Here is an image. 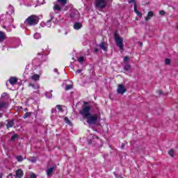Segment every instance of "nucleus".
I'll return each mask as SVG.
<instances>
[{
	"label": "nucleus",
	"mask_w": 178,
	"mask_h": 178,
	"mask_svg": "<svg viewBox=\"0 0 178 178\" xmlns=\"http://www.w3.org/2000/svg\"><path fill=\"white\" fill-rule=\"evenodd\" d=\"M129 60H130V58H129V56H125L124 58V62H129Z\"/></svg>",
	"instance_id": "obj_32"
},
{
	"label": "nucleus",
	"mask_w": 178,
	"mask_h": 178,
	"mask_svg": "<svg viewBox=\"0 0 178 178\" xmlns=\"http://www.w3.org/2000/svg\"><path fill=\"white\" fill-rule=\"evenodd\" d=\"M31 178H37V176L34 173H31Z\"/></svg>",
	"instance_id": "obj_36"
},
{
	"label": "nucleus",
	"mask_w": 178,
	"mask_h": 178,
	"mask_svg": "<svg viewBox=\"0 0 178 178\" xmlns=\"http://www.w3.org/2000/svg\"><path fill=\"white\" fill-rule=\"evenodd\" d=\"M54 72H55L56 73H58V69L55 68V69H54Z\"/></svg>",
	"instance_id": "obj_40"
},
{
	"label": "nucleus",
	"mask_w": 178,
	"mask_h": 178,
	"mask_svg": "<svg viewBox=\"0 0 178 178\" xmlns=\"http://www.w3.org/2000/svg\"><path fill=\"white\" fill-rule=\"evenodd\" d=\"M165 10H160L159 11V15H161V16H165Z\"/></svg>",
	"instance_id": "obj_28"
},
{
	"label": "nucleus",
	"mask_w": 178,
	"mask_h": 178,
	"mask_svg": "<svg viewBox=\"0 0 178 178\" xmlns=\"http://www.w3.org/2000/svg\"><path fill=\"white\" fill-rule=\"evenodd\" d=\"M116 178H123V177H122L120 176H117Z\"/></svg>",
	"instance_id": "obj_46"
},
{
	"label": "nucleus",
	"mask_w": 178,
	"mask_h": 178,
	"mask_svg": "<svg viewBox=\"0 0 178 178\" xmlns=\"http://www.w3.org/2000/svg\"><path fill=\"white\" fill-rule=\"evenodd\" d=\"M57 109L59 111V112H62V106L57 105L56 106Z\"/></svg>",
	"instance_id": "obj_30"
},
{
	"label": "nucleus",
	"mask_w": 178,
	"mask_h": 178,
	"mask_svg": "<svg viewBox=\"0 0 178 178\" xmlns=\"http://www.w3.org/2000/svg\"><path fill=\"white\" fill-rule=\"evenodd\" d=\"M83 104H84V105H87V104H88V103L86 102H84Z\"/></svg>",
	"instance_id": "obj_45"
},
{
	"label": "nucleus",
	"mask_w": 178,
	"mask_h": 178,
	"mask_svg": "<svg viewBox=\"0 0 178 178\" xmlns=\"http://www.w3.org/2000/svg\"><path fill=\"white\" fill-rule=\"evenodd\" d=\"M78 61L81 63V62H83V61H84V58H83V57H80V58L78 59Z\"/></svg>",
	"instance_id": "obj_35"
},
{
	"label": "nucleus",
	"mask_w": 178,
	"mask_h": 178,
	"mask_svg": "<svg viewBox=\"0 0 178 178\" xmlns=\"http://www.w3.org/2000/svg\"><path fill=\"white\" fill-rule=\"evenodd\" d=\"M65 122L67 123V124H70V120L67 118V117L65 118Z\"/></svg>",
	"instance_id": "obj_31"
},
{
	"label": "nucleus",
	"mask_w": 178,
	"mask_h": 178,
	"mask_svg": "<svg viewBox=\"0 0 178 178\" xmlns=\"http://www.w3.org/2000/svg\"><path fill=\"white\" fill-rule=\"evenodd\" d=\"M168 154L172 158H175V150L173 149H170L169 152H168Z\"/></svg>",
	"instance_id": "obj_18"
},
{
	"label": "nucleus",
	"mask_w": 178,
	"mask_h": 178,
	"mask_svg": "<svg viewBox=\"0 0 178 178\" xmlns=\"http://www.w3.org/2000/svg\"><path fill=\"white\" fill-rule=\"evenodd\" d=\"M53 9L54 12H56V13H59L62 8H60V6H59L58 4L54 3Z\"/></svg>",
	"instance_id": "obj_8"
},
{
	"label": "nucleus",
	"mask_w": 178,
	"mask_h": 178,
	"mask_svg": "<svg viewBox=\"0 0 178 178\" xmlns=\"http://www.w3.org/2000/svg\"><path fill=\"white\" fill-rule=\"evenodd\" d=\"M7 129H10V127H13V125L15 124V121H13V120H7Z\"/></svg>",
	"instance_id": "obj_7"
},
{
	"label": "nucleus",
	"mask_w": 178,
	"mask_h": 178,
	"mask_svg": "<svg viewBox=\"0 0 178 178\" xmlns=\"http://www.w3.org/2000/svg\"><path fill=\"white\" fill-rule=\"evenodd\" d=\"M165 63V65H170V59L166 58Z\"/></svg>",
	"instance_id": "obj_29"
},
{
	"label": "nucleus",
	"mask_w": 178,
	"mask_h": 178,
	"mask_svg": "<svg viewBox=\"0 0 178 178\" xmlns=\"http://www.w3.org/2000/svg\"><path fill=\"white\" fill-rule=\"evenodd\" d=\"M16 159H17V161H18V162H22V161H23V156H17Z\"/></svg>",
	"instance_id": "obj_25"
},
{
	"label": "nucleus",
	"mask_w": 178,
	"mask_h": 178,
	"mask_svg": "<svg viewBox=\"0 0 178 178\" xmlns=\"http://www.w3.org/2000/svg\"><path fill=\"white\" fill-rule=\"evenodd\" d=\"M90 111H91V106H85L80 111V113L83 117V119H86L88 124H97V122H98V114H91Z\"/></svg>",
	"instance_id": "obj_1"
},
{
	"label": "nucleus",
	"mask_w": 178,
	"mask_h": 178,
	"mask_svg": "<svg viewBox=\"0 0 178 178\" xmlns=\"http://www.w3.org/2000/svg\"><path fill=\"white\" fill-rule=\"evenodd\" d=\"M121 148H124V143L122 144Z\"/></svg>",
	"instance_id": "obj_39"
},
{
	"label": "nucleus",
	"mask_w": 178,
	"mask_h": 178,
	"mask_svg": "<svg viewBox=\"0 0 178 178\" xmlns=\"http://www.w3.org/2000/svg\"><path fill=\"white\" fill-rule=\"evenodd\" d=\"M10 84H12V86H15L17 83V78L16 77H11L9 79Z\"/></svg>",
	"instance_id": "obj_10"
},
{
	"label": "nucleus",
	"mask_w": 178,
	"mask_h": 178,
	"mask_svg": "<svg viewBox=\"0 0 178 178\" xmlns=\"http://www.w3.org/2000/svg\"><path fill=\"white\" fill-rule=\"evenodd\" d=\"M136 13L138 16H139V17H143V14H141V13H140V11H136Z\"/></svg>",
	"instance_id": "obj_34"
},
{
	"label": "nucleus",
	"mask_w": 178,
	"mask_h": 178,
	"mask_svg": "<svg viewBox=\"0 0 178 178\" xmlns=\"http://www.w3.org/2000/svg\"><path fill=\"white\" fill-rule=\"evenodd\" d=\"M96 8L97 9H104L106 6V0H96Z\"/></svg>",
	"instance_id": "obj_4"
},
{
	"label": "nucleus",
	"mask_w": 178,
	"mask_h": 178,
	"mask_svg": "<svg viewBox=\"0 0 178 178\" xmlns=\"http://www.w3.org/2000/svg\"><path fill=\"white\" fill-rule=\"evenodd\" d=\"M127 90L126 89V87H124V85L123 84H119L117 88V92L118 94H121V95H123L124 92H126Z\"/></svg>",
	"instance_id": "obj_5"
},
{
	"label": "nucleus",
	"mask_w": 178,
	"mask_h": 178,
	"mask_svg": "<svg viewBox=\"0 0 178 178\" xmlns=\"http://www.w3.org/2000/svg\"><path fill=\"white\" fill-rule=\"evenodd\" d=\"M153 16H154V12L149 11L147 13V16L145 17L146 22H148V20H150L151 17H153Z\"/></svg>",
	"instance_id": "obj_13"
},
{
	"label": "nucleus",
	"mask_w": 178,
	"mask_h": 178,
	"mask_svg": "<svg viewBox=\"0 0 178 178\" xmlns=\"http://www.w3.org/2000/svg\"><path fill=\"white\" fill-rule=\"evenodd\" d=\"M81 27H83V25L81 24V23L80 22H76L74 24V29L75 30H80V29H81Z\"/></svg>",
	"instance_id": "obj_11"
},
{
	"label": "nucleus",
	"mask_w": 178,
	"mask_h": 178,
	"mask_svg": "<svg viewBox=\"0 0 178 178\" xmlns=\"http://www.w3.org/2000/svg\"><path fill=\"white\" fill-rule=\"evenodd\" d=\"M29 86H31V87H33L34 88V85L30 83Z\"/></svg>",
	"instance_id": "obj_44"
},
{
	"label": "nucleus",
	"mask_w": 178,
	"mask_h": 178,
	"mask_svg": "<svg viewBox=\"0 0 178 178\" xmlns=\"http://www.w3.org/2000/svg\"><path fill=\"white\" fill-rule=\"evenodd\" d=\"M3 116V114L2 113H0V118H2Z\"/></svg>",
	"instance_id": "obj_42"
},
{
	"label": "nucleus",
	"mask_w": 178,
	"mask_h": 178,
	"mask_svg": "<svg viewBox=\"0 0 178 178\" xmlns=\"http://www.w3.org/2000/svg\"><path fill=\"white\" fill-rule=\"evenodd\" d=\"M88 143H89V144H91V141H89Z\"/></svg>",
	"instance_id": "obj_48"
},
{
	"label": "nucleus",
	"mask_w": 178,
	"mask_h": 178,
	"mask_svg": "<svg viewBox=\"0 0 178 178\" xmlns=\"http://www.w3.org/2000/svg\"><path fill=\"white\" fill-rule=\"evenodd\" d=\"M27 159L32 163H35L37 162V157H35V156H33V157L29 158Z\"/></svg>",
	"instance_id": "obj_16"
},
{
	"label": "nucleus",
	"mask_w": 178,
	"mask_h": 178,
	"mask_svg": "<svg viewBox=\"0 0 178 178\" xmlns=\"http://www.w3.org/2000/svg\"><path fill=\"white\" fill-rule=\"evenodd\" d=\"M17 137H19V136L17 135H14L11 137V141H15V140H16V138H17Z\"/></svg>",
	"instance_id": "obj_26"
},
{
	"label": "nucleus",
	"mask_w": 178,
	"mask_h": 178,
	"mask_svg": "<svg viewBox=\"0 0 178 178\" xmlns=\"http://www.w3.org/2000/svg\"><path fill=\"white\" fill-rule=\"evenodd\" d=\"M39 21L40 18L37 15H31L25 20L24 23L26 26H35Z\"/></svg>",
	"instance_id": "obj_2"
},
{
	"label": "nucleus",
	"mask_w": 178,
	"mask_h": 178,
	"mask_svg": "<svg viewBox=\"0 0 178 178\" xmlns=\"http://www.w3.org/2000/svg\"><path fill=\"white\" fill-rule=\"evenodd\" d=\"M31 79L35 81H38V80H40V76L38 74H34L31 76Z\"/></svg>",
	"instance_id": "obj_17"
},
{
	"label": "nucleus",
	"mask_w": 178,
	"mask_h": 178,
	"mask_svg": "<svg viewBox=\"0 0 178 178\" xmlns=\"http://www.w3.org/2000/svg\"><path fill=\"white\" fill-rule=\"evenodd\" d=\"M16 177L22 178L23 177V170L19 169L15 172Z\"/></svg>",
	"instance_id": "obj_9"
},
{
	"label": "nucleus",
	"mask_w": 178,
	"mask_h": 178,
	"mask_svg": "<svg viewBox=\"0 0 178 178\" xmlns=\"http://www.w3.org/2000/svg\"><path fill=\"white\" fill-rule=\"evenodd\" d=\"M31 116V113H26L24 115V119H27V118H30Z\"/></svg>",
	"instance_id": "obj_23"
},
{
	"label": "nucleus",
	"mask_w": 178,
	"mask_h": 178,
	"mask_svg": "<svg viewBox=\"0 0 178 178\" xmlns=\"http://www.w3.org/2000/svg\"><path fill=\"white\" fill-rule=\"evenodd\" d=\"M99 47L101 48V49H103V51H108V47L105 44V42H101L99 44Z\"/></svg>",
	"instance_id": "obj_12"
},
{
	"label": "nucleus",
	"mask_w": 178,
	"mask_h": 178,
	"mask_svg": "<svg viewBox=\"0 0 178 178\" xmlns=\"http://www.w3.org/2000/svg\"><path fill=\"white\" fill-rule=\"evenodd\" d=\"M96 138H98V137H97V136H96Z\"/></svg>",
	"instance_id": "obj_50"
},
{
	"label": "nucleus",
	"mask_w": 178,
	"mask_h": 178,
	"mask_svg": "<svg viewBox=\"0 0 178 178\" xmlns=\"http://www.w3.org/2000/svg\"><path fill=\"white\" fill-rule=\"evenodd\" d=\"M4 108H6V103L0 102V111H2Z\"/></svg>",
	"instance_id": "obj_19"
},
{
	"label": "nucleus",
	"mask_w": 178,
	"mask_h": 178,
	"mask_svg": "<svg viewBox=\"0 0 178 178\" xmlns=\"http://www.w3.org/2000/svg\"><path fill=\"white\" fill-rule=\"evenodd\" d=\"M5 37H6L5 33L0 31V42L3 41L5 40Z\"/></svg>",
	"instance_id": "obj_15"
},
{
	"label": "nucleus",
	"mask_w": 178,
	"mask_h": 178,
	"mask_svg": "<svg viewBox=\"0 0 178 178\" xmlns=\"http://www.w3.org/2000/svg\"><path fill=\"white\" fill-rule=\"evenodd\" d=\"M50 17H51V19L48 20L47 23H50L51 20H52V19H54V13H50Z\"/></svg>",
	"instance_id": "obj_27"
},
{
	"label": "nucleus",
	"mask_w": 178,
	"mask_h": 178,
	"mask_svg": "<svg viewBox=\"0 0 178 178\" xmlns=\"http://www.w3.org/2000/svg\"><path fill=\"white\" fill-rule=\"evenodd\" d=\"M129 3H136V1L134 0H129Z\"/></svg>",
	"instance_id": "obj_37"
},
{
	"label": "nucleus",
	"mask_w": 178,
	"mask_h": 178,
	"mask_svg": "<svg viewBox=\"0 0 178 178\" xmlns=\"http://www.w3.org/2000/svg\"><path fill=\"white\" fill-rule=\"evenodd\" d=\"M115 40L117 47L120 48V51H123L124 44H123V38H120L119 35L115 34Z\"/></svg>",
	"instance_id": "obj_3"
},
{
	"label": "nucleus",
	"mask_w": 178,
	"mask_h": 178,
	"mask_svg": "<svg viewBox=\"0 0 178 178\" xmlns=\"http://www.w3.org/2000/svg\"><path fill=\"white\" fill-rule=\"evenodd\" d=\"M3 174L0 173V178H2V177H3Z\"/></svg>",
	"instance_id": "obj_41"
},
{
	"label": "nucleus",
	"mask_w": 178,
	"mask_h": 178,
	"mask_svg": "<svg viewBox=\"0 0 178 178\" xmlns=\"http://www.w3.org/2000/svg\"><path fill=\"white\" fill-rule=\"evenodd\" d=\"M160 94H162V91H159Z\"/></svg>",
	"instance_id": "obj_47"
},
{
	"label": "nucleus",
	"mask_w": 178,
	"mask_h": 178,
	"mask_svg": "<svg viewBox=\"0 0 178 178\" xmlns=\"http://www.w3.org/2000/svg\"><path fill=\"white\" fill-rule=\"evenodd\" d=\"M57 1L58 2H60L63 6H65V5H66V3H67V0H57Z\"/></svg>",
	"instance_id": "obj_20"
},
{
	"label": "nucleus",
	"mask_w": 178,
	"mask_h": 178,
	"mask_svg": "<svg viewBox=\"0 0 178 178\" xmlns=\"http://www.w3.org/2000/svg\"><path fill=\"white\" fill-rule=\"evenodd\" d=\"M34 38L35 40H38V38H41V35L38 33L34 34Z\"/></svg>",
	"instance_id": "obj_22"
},
{
	"label": "nucleus",
	"mask_w": 178,
	"mask_h": 178,
	"mask_svg": "<svg viewBox=\"0 0 178 178\" xmlns=\"http://www.w3.org/2000/svg\"><path fill=\"white\" fill-rule=\"evenodd\" d=\"M140 45L142 46V45H143V43H140Z\"/></svg>",
	"instance_id": "obj_49"
},
{
	"label": "nucleus",
	"mask_w": 178,
	"mask_h": 178,
	"mask_svg": "<svg viewBox=\"0 0 178 178\" xmlns=\"http://www.w3.org/2000/svg\"><path fill=\"white\" fill-rule=\"evenodd\" d=\"M78 15H79V13L77 11H75L70 14V17H71V19H76V17H77V16H79Z\"/></svg>",
	"instance_id": "obj_14"
},
{
	"label": "nucleus",
	"mask_w": 178,
	"mask_h": 178,
	"mask_svg": "<svg viewBox=\"0 0 178 178\" xmlns=\"http://www.w3.org/2000/svg\"><path fill=\"white\" fill-rule=\"evenodd\" d=\"M83 70H77L76 73H81Z\"/></svg>",
	"instance_id": "obj_38"
},
{
	"label": "nucleus",
	"mask_w": 178,
	"mask_h": 178,
	"mask_svg": "<svg viewBox=\"0 0 178 178\" xmlns=\"http://www.w3.org/2000/svg\"><path fill=\"white\" fill-rule=\"evenodd\" d=\"M130 65H126L124 67V70H125V72H129V70H130Z\"/></svg>",
	"instance_id": "obj_21"
},
{
	"label": "nucleus",
	"mask_w": 178,
	"mask_h": 178,
	"mask_svg": "<svg viewBox=\"0 0 178 178\" xmlns=\"http://www.w3.org/2000/svg\"><path fill=\"white\" fill-rule=\"evenodd\" d=\"M134 8V12L135 13H136L138 11L137 10V3H135Z\"/></svg>",
	"instance_id": "obj_33"
},
{
	"label": "nucleus",
	"mask_w": 178,
	"mask_h": 178,
	"mask_svg": "<svg viewBox=\"0 0 178 178\" xmlns=\"http://www.w3.org/2000/svg\"><path fill=\"white\" fill-rule=\"evenodd\" d=\"M72 88H73V86H72V85H67L65 86L66 91H67L68 90H72Z\"/></svg>",
	"instance_id": "obj_24"
},
{
	"label": "nucleus",
	"mask_w": 178,
	"mask_h": 178,
	"mask_svg": "<svg viewBox=\"0 0 178 178\" xmlns=\"http://www.w3.org/2000/svg\"><path fill=\"white\" fill-rule=\"evenodd\" d=\"M55 169H56V165H54L46 170L48 177H51V176H52V173H54V170H55Z\"/></svg>",
	"instance_id": "obj_6"
},
{
	"label": "nucleus",
	"mask_w": 178,
	"mask_h": 178,
	"mask_svg": "<svg viewBox=\"0 0 178 178\" xmlns=\"http://www.w3.org/2000/svg\"><path fill=\"white\" fill-rule=\"evenodd\" d=\"M95 52H98V49L95 48Z\"/></svg>",
	"instance_id": "obj_43"
}]
</instances>
